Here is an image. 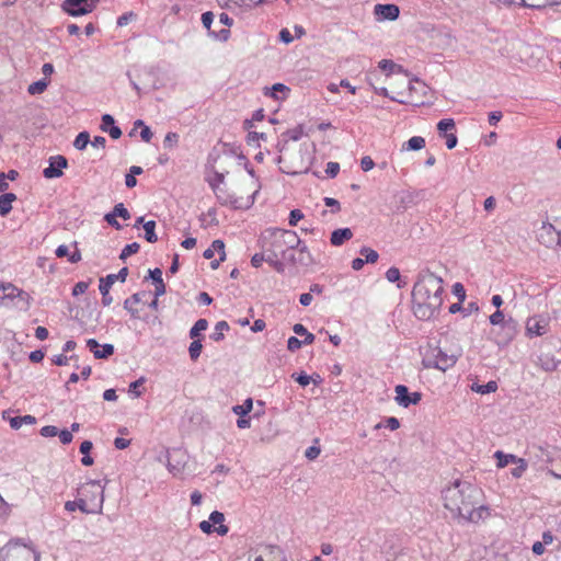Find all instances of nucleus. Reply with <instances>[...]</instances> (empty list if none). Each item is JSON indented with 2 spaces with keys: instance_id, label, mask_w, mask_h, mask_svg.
<instances>
[{
  "instance_id": "nucleus-1",
  "label": "nucleus",
  "mask_w": 561,
  "mask_h": 561,
  "mask_svg": "<svg viewBox=\"0 0 561 561\" xmlns=\"http://www.w3.org/2000/svg\"><path fill=\"white\" fill-rule=\"evenodd\" d=\"M482 490L474 484L455 480L442 490L444 507L454 518L468 523L485 520L491 515L489 506L481 503Z\"/></svg>"
},
{
  "instance_id": "nucleus-2",
  "label": "nucleus",
  "mask_w": 561,
  "mask_h": 561,
  "mask_svg": "<svg viewBox=\"0 0 561 561\" xmlns=\"http://www.w3.org/2000/svg\"><path fill=\"white\" fill-rule=\"evenodd\" d=\"M443 279L430 271H422L412 289V309L420 320L434 318L443 305Z\"/></svg>"
},
{
  "instance_id": "nucleus-3",
  "label": "nucleus",
  "mask_w": 561,
  "mask_h": 561,
  "mask_svg": "<svg viewBox=\"0 0 561 561\" xmlns=\"http://www.w3.org/2000/svg\"><path fill=\"white\" fill-rule=\"evenodd\" d=\"M261 250L267 252V256L288 257L294 254L301 240L295 231L268 228L265 229L259 239Z\"/></svg>"
},
{
  "instance_id": "nucleus-4",
  "label": "nucleus",
  "mask_w": 561,
  "mask_h": 561,
  "mask_svg": "<svg viewBox=\"0 0 561 561\" xmlns=\"http://www.w3.org/2000/svg\"><path fill=\"white\" fill-rule=\"evenodd\" d=\"M87 493H93L95 497L93 503H89L88 499L80 497L77 501H67L65 503V510L68 512L80 510L85 514L101 513L104 502L103 486L98 481H90L82 485L79 490L80 495H87Z\"/></svg>"
},
{
  "instance_id": "nucleus-5",
  "label": "nucleus",
  "mask_w": 561,
  "mask_h": 561,
  "mask_svg": "<svg viewBox=\"0 0 561 561\" xmlns=\"http://www.w3.org/2000/svg\"><path fill=\"white\" fill-rule=\"evenodd\" d=\"M0 561H41V554L27 546L9 543L1 550Z\"/></svg>"
},
{
  "instance_id": "nucleus-6",
  "label": "nucleus",
  "mask_w": 561,
  "mask_h": 561,
  "mask_svg": "<svg viewBox=\"0 0 561 561\" xmlns=\"http://www.w3.org/2000/svg\"><path fill=\"white\" fill-rule=\"evenodd\" d=\"M457 362V356L454 354H447L446 352H443L442 350H435L433 351L432 356H426L423 359V364L426 368H436L442 371H446L447 369L451 368Z\"/></svg>"
},
{
  "instance_id": "nucleus-7",
  "label": "nucleus",
  "mask_w": 561,
  "mask_h": 561,
  "mask_svg": "<svg viewBox=\"0 0 561 561\" xmlns=\"http://www.w3.org/2000/svg\"><path fill=\"white\" fill-rule=\"evenodd\" d=\"M284 560L282 551L275 546H259L248 553V561H278Z\"/></svg>"
},
{
  "instance_id": "nucleus-8",
  "label": "nucleus",
  "mask_w": 561,
  "mask_h": 561,
  "mask_svg": "<svg viewBox=\"0 0 561 561\" xmlns=\"http://www.w3.org/2000/svg\"><path fill=\"white\" fill-rule=\"evenodd\" d=\"M210 186L213 187L219 203L221 205L226 206H232L233 208H242V207H250L254 203L255 195L259 193L260 185L256 186L255 191L253 192L251 197H248L245 202L242 201V198L233 197L229 194H222L220 190H218V186L215 182H210Z\"/></svg>"
},
{
  "instance_id": "nucleus-9",
  "label": "nucleus",
  "mask_w": 561,
  "mask_h": 561,
  "mask_svg": "<svg viewBox=\"0 0 561 561\" xmlns=\"http://www.w3.org/2000/svg\"><path fill=\"white\" fill-rule=\"evenodd\" d=\"M99 0H65L61 8L71 16L85 15L93 11Z\"/></svg>"
},
{
  "instance_id": "nucleus-10",
  "label": "nucleus",
  "mask_w": 561,
  "mask_h": 561,
  "mask_svg": "<svg viewBox=\"0 0 561 561\" xmlns=\"http://www.w3.org/2000/svg\"><path fill=\"white\" fill-rule=\"evenodd\" d=\"M538 240L540 243L548 248L559 245L561 247V229H557L551 224H542L538 230Z\"/></svg>"
},
{
  "instance_id": "nucleus-11",
  "label": "nucleus",
  "mask_w": 561,
  "mask_h": 561,
  "mask_svg": "<svg viewBox=\"0 0 561 561\" xmlns=\"http://www.w3.org/2000/svg\"><path fill=\"white\" fill-rule=\"evenodd\" d=\"M396 402L403 408H409L410 405H416L420 403L422 399L421 392H409V389L404 385H398L394 388Z\"/></svg>"
},
{
  "instance_id": "nucleus-12",
  "label": "nucleus",
  "mask_w": 561,
  "mask_h": 561,
  "mask_svg": "<svg viewBox=\"0 0 561 561\" xmlns=\"http://www.w3.org/2000/svg\"><path fill=\"white\" fill-rule=\"evenodd\" d=\"M549 318L543 316H534L526 321V334L529 337L541 336L548 332Z\"/></svg>"
},
{
  "instance_id": "nucleus-13",
  "label": "nucleus",
  "mask_w": 561,
  "mask_h": 561,
  "mask_svg": "<svg viewBox=\"0 0 561 561\" xmlns=\"http://www.w3.org/2000/svg\"><path fill=\"white\" fill-rule=\"evenodd\" d=\"M516 333H517V324L511 318V319L506 320L505 323H502V327H499V330L495 332L496 342L499 344H507L515 337Z\"/></svg>"
},
{
  "instance_id": "nucleus-14",
  "label": "nucleus",
  "mask_w": 561,
  "mask_h": 561,
  "mask_svg": "<svg viewBox=\"0 0 561 561\" xmlns=\"http://www.w3.org/2000/svg\"><path fill=\"white\" fill-rule=\"evenodd\" d=\"M68 161L64 156H55L49 159V167L44 169L46 179H56L62 175V169L67 168Z\"/></svg>"
},
{
  "instance_id": "nucleus-15",
  "label": "nucleus",
  "mask_w": 561,
  "mask_h": 561,
  "mask_svg": "<svg viewBox=\"0 0 561 561\" xmlns=\"http://www.w3.org/2000/svg\"><path fill=\"white\" fill-rule=\"evenodd\" d=\"M374 14L378 20L394 21L400 14L399 7L396 4H376L374 8Z\"/></svg>"
},
{
  "instance_id": "nucleus-16",
  "label": "nucleus",
  "mask_w": 561,
  "mask_h": 561,
  "mask_svg": "<svg viewBox=\"0 0 561 561\" xmlns=\"http://www.w3.org/2000/svg\"><path fill=\"white\" fill-rule=\"evenodd\" d=\"M87 346L89 351L93 353L95 358H107L114 353V346L112 344L100 345L94 339H89L87 341Z\"/></svg>"
},
{
  "instance_id": "nucleus-17",
  "label": "nucleus",
  "mask_w": 561,
  "mask_h": 561,
  "mask_svg": "<svg viewBox=\"0 0 561 561\" xmlns=\"http://www.w3.org/2000/svg\"><path fill=\"white\" fill-rule=\"evenodd\" d=\"M14 298H20V299L26 301L27 304L31 299L30 295L26 291H24L23 289L18 288L12 283H4L2 296H1V304L5 299L12 300Z\"/></svg>"
},
{
  "instance_id": "nucleus-18",
  "label": "nucleus",
  "mask_w": 561,
  "mask_h": 561,
  "mask_svg": "<svg viewBox=\"0 0 561 561\" xmlns=\"http://www.w3.org/2000/svg\"><path fill=\"white\" fill-rule=\"evenodd\" d=\"M215 252L219 253V260H215L210 263L213 270H216L226 257L225 243L221 240L213 241L211 247L205 250L204 257L211 259Z\"/></svg>"
},
{
  "instance_id": "nucleus-19",
  "label": "nucleus",
  "mask_w": 561,
  "mask_h": 561,
  "mask_svg": "<svg viewBox=\"0 0 561 561\" xmlns=\"http://www.w3.org/2000/svg\"><path fill=\"white\" fill-rule=\"evenodd\" d=\"M114 284L113 276H105L100 278L99 289L102 295V305L107 307L112 304L113 298L110 295V289Z\"/></svg>"
},
{
  "instance_id": "nucleus-20",
  "label": "nucleus",
  "mask_w": 561,
  "mask_h": 561,
  "mask_svg": "<svg viewBox=\"0 0 561 561\" xmlns=\"http://www.w3.org/2000/svg\"><path fill=\"white\" fill-rule=\"evenodd\" d=\"M209 522H211L213 527L215 528V531L219 536H225L228 534L229 528L224 524L225 522V515L221 512L214 511L209 515Z\"/></svg>"
},
{
  "instance_id": "nucleus-21",
  "label": "nucleus",
  "mask_w": 561,
  "mask_h": 561,
  "mask_svg": "<svg viewBox=\"0 0 561 561\" xmlns=\"http://www.w3.org/2000/svg\"><path fill=\"white\" fill-rule=\"evenodd\" d=\"M515 4H520L531 9H543L561 3V0H512Z\"/></svg>"
},
{
  "instance_id": "nucleus-22",
  "label": "nucleus",
  "mask_w": 561,
  "mask_h": 561,
  "mask_svg": "<svg viewBox=\"0 0 561 561\" xmlns=\"http://www.w3.org/2000/svg\"><path fill=\"white\" fill-rule=\"evenodd\" d=\"M353 232L350 228L336 229L331 233V244L334 247L342 245L345 241L351 240Z\"/></svg>"
},
{
  "instance_id": "nucleus-23",
  "label": "nucleus",
  "mask_w": 561,
  "mask_h": 561,
  "mask_svg": "<svg viewBox=\"0 0 561 561\" xmlns=\"http://www.w3.org/2000/svg\"><path fill=\"white\" fill-rule=\"evenodd\" d=\"M289 262L293 264H296L297 261L295 259L294 254H289L288 257H273L267 256V263L277 272V273H284L285 271V263Z\"/></svg>"
},
{
  "instance_id": "nucleus-24",
  "label": "nucleus",
  "mask_w": 561,
  "mask_h": 561,
  "mask_svg": "<svg viewBox=\"0 0 561 561\" xmlns=\"http://www.w3.org/2000/svg\"><path fill=\"white\" fill-rule=\"evenodd\" d=\"M141 301L140 294L136 293L124 301V308L130 313L134 319L139 318V310L135 308Z\"/></svg>"
},
{
  "instance_id": "nucleus-25",
  "label": "nucleus",
  "mask_w": 561,
  "mask_h": 561,
  "mask_svg": "<svg viewBox=\"0 0 561 561\" xmlns=\"http://www.w3.org/2000/svg\"><path fill=\"white\" fill-rule=\"evenodd\" d=\"M16 199L13 193H5L0 195V215L5 216L12 209V203Z\"/></svg>"
},
{
  "instance_id": "nucleus-26",
  "label": "nucleus",
  "mask_w": 561,
  "mask_h": 561,
  "mask_svg": "<svg viewBox=\"0 0 561 561\" xmlns=\"http://www.w3.org/2000/svg\"><path fill=\"white\" fill-rule=\"evenodd\" d=\"M494 457L496 459L497 468H504L508 463H515L518 460V457L512 454H504L501 450L495 451Z\"/></svg>"
},
{
  "instance_id": "nucleus-27",
  "label": "nucleus",
  "mask_w": 561,
  "mask_h": 561,
  "mask_svg": "<svg viewBox=\"0 0 561 561\" xmlns=\"http://www.w3.org/2000/svg\"><path fill=\"white\" fill-rule=\"evenodd\" d=\"M36 422V419L32 415L14 416L10 419V425L13 430H19L22 425H32Z\"/></svg>"
},
{
  "instance_id": "nucleus-28",
  "label": "nucleus",
  "mask_w": 561,
  "mask_h": 561,
  "mask_svg": "<svg viewBox=\"0 0 561 561\" xmlns=\"http://www.w3.org/2000/svg\"><path fill=\"white\" fill-rule=\"evenodd\" d=\"M496 389H497V383L495 381H489L485 385L473 383L471 386L472 391H474L477 393H481V394L495 392Z\"/></svg>"
},
{
  "instance_id": "nucleus-29",
  "label": "nucleus",
  "mask_w": 561,
  "mask_h": 561,
  "mask_svg": "<svg viewBox=\"0 0 561 561\" xmlns=\"http://www.w3.org/2000/svg\"><path fill=\"white\" fill-rule=\"evenodd\" d=\"M144 229H145V239L150 243L157 242L158 237L154 232L156 221H153V220L146 221L144 224Z\"/></svg>"
},
{
  "instance_id": "nucleus-30",
  "label": "nucleus",
  "mask_w": 561,
  "mask_h": 561,
  "mask_svg": "<svg viewBox=\"0 0 561 561\" xmlns=\"http://www.w3.org/2000/svg\"><path fill=\"white\" fill-rule=\"evenodd\" d=\"M252 408L253 401L251 398H248L242 404L232 407V412L237 415L244 416L251 412Z\"/></svg>"
},
{
  "instance_id": "nucleus-31",
  "label": "nucleus",
  "mask_w": 561,
  "mask_h": 561,
  "mask_svg": "<svg viewBox=\"0 0 561 561\" xmlns=\"http://www.w3.org/2000/svg\"><path fill=\"white\" fill-rule=\"evenodd\" d=\"M425 147V139L421 136L411 137L405 144L404 148L408 150H421Z\"/></svg>"
},
{
  "instance_id": "nucleus-32",
  "label": "nucleus",
  "mask_w": 561,
  "mask_h": 561,
  "mask_svg": "<svg viewBox=\"0 0 561 561\" xmlns=\"http://www.w3.org/2000/svg\"><path fill=\"white\" fill-rule=\"evenodd\" d=\"M207 328L208 321L206 319H198L190 330V337L193 340L198 337L201 332L205 331Z\"/></svg>"
},
{
  "instance_id": "nucleus-33",
  "label": "nucleus",
  "mask_w": 561,
  "mask_h": 561,
  "mask_svg": "<svg viewBox=\"0 0 561 561\" xmlns=\"http://www.w3.org/2000/svg\"><path fill=\"white\" fill-rule=\"evenodd\" d=\"M229 330V324L226 321H219L215 325V331L210 335V337L218 342L224 339V332Z\"/></svg>"
},
{
  "instance_id": "nucleus-34",
  "label": "nucleus",
  "mask_w": 561,
  "mask_h": 561,
  "mask_svg": "<svg viewBox=\"0 0 561 561\" xmlns=\"http://www.w3.org/2000/svg\"><path fill=\"white\" fill-rule=\"evenodd\" d=\"M386 278L388 282L390 283H396V282H400V271L399 268L392 266L390 267L387 272H386ZM407 283L403 282V283H398V288H403L405 287Z\"/></svg>"
},
{
  "instance_id": "nucleus-35",
  "label": "nucleus",
  "mask_w": 561,
  "mask_h": 561,
  "mask_svg": "<svg viewBox=\"0 0 561 561\" xmlns=\"http://www.w3.org/2000/svg\"><path fill=\"white\" fill-rule=\"evenodd\" d=\"M298 249H299V253H300V256L298 259V263L304 265V266H308V265L312 264L313 260H312L311 253L308 250V248L306 245H301L300 244L298 247Z\"/></svg>"
},
{
  "instance_id": "nucleus-36",
  "label": "nucleus",
  "mask_w": 561,
  "mask_h": 561,
  "mask_svg": "<svg viewBox=\"0 0 561 561\" xmlns=\"http://www.w3.org/2000/svg\"><path fill=\"white\" fill-rule=\"evenodd\" d=\"M90 142V135L88 131H81L75 139L73 146L78 150H83Z\"/></svg>"
},
{
  "instance_id": "nucleus-37",
  "label": "nucleus",
  "mask_w": 561,
  "mask_h": 561,
  "mask_svg": "<svg viewBox=\"0 0 561 561\" xmlns=\"http://www.w3.org/2000/svg\"><path fill=\"white\" fill-rule=\"evenodd\" d=\"M47 85H48L47 81L38 80L28 85L27 92L32 95L41 94L47 89Z\"/></svg>"
},
{
  "instance_id": "nucleus-38",
  "label": "nucleus",
  "mask_w": 561,
  "mask_h": 561,
  "mask_svg": "<svg viewBox=\"0 0 561 561\" xmlns=\"http://www.w3.org/2000/svg\"><path fill=\"white\" fill-rule=\"evenodd\" d=\"M203 345L199 340H193L188 347V354L192 360H196L202 353Z\"/></svg>"
},
{
  "instance_id": "nucleus-39",
  "label": "nucleus",
  "mask_w": 561,
  "mask_h": 561,
  "mask_svg": "<svg viewBox=\"0 0 561 561\" xmlns=\"http://www.w3.org/2000/svg\"><path fill=\"white\" fill-rule=\"evenodd\" d=\"M359 253L365 257V263H376L379 257L375 250L366 247L362 248Z\"/></svg>"
},
{
  "instance_id": "nucleus-40",
  "label": "nucleus",
  "mask_w": 561,
  "mask_h": 561,
  "mask_svg": "<svg viewBox=\"0 0 561 561\" xmlns=\"http://www.w3.org/2000/svg\"><path fill=\"white\" fill-rule=\"evenodd\" d=\"M140 245L137 242L129 243L124 247L121 252L119 259L126 260L129 255L135 254L139 251Z\"/></svg>"
},
{
  "instance_id": "nucleus-41",
  "label": "nucleus",
  "mask_w": 561,
  "mask_h": 561,
  "mask_svg": "<svg viewBox=\"0 0 561 561\" xmlns=\"http://www.w3.org/2000/svg\"><path fill=\"white\" fill-rule=\"evenodd\" d=\"M113 214L116 216V217H121L125 220L129 219L130 218V213L128 211V209L124 206L123 203H118L114 206L113 208Z\"/></svg>"
},
{
  "instance_id": "nucleus-42",
  "label": "nucleus",
  "mask_w": 561,
  "mask_h": 561,
  "mask_svg": "<svg viewBox=\"0 0 561 561\" xmlns=\"http://www.w3.org/2000/svg\"><path fill=\"white\" fill-rule=\"evenodd\" d=\"M455 128V122L453 118H444L438 122L437 129L439 133L447 134V130H451Z\"/></svg>"
},
{
  "instance_id": "nucleus-43",
  "label": "nucleus",
  "mask_w": 561,
  "mask_h": 561,
  "mask_svg": "<svg viewBox=\"0 0 561 561\" xmlns=\"http://www.w3.org/2000/svg\"><path fill=\"white\" fill-rule=\"evenodd\" d=\"M179 142V135L176 133H168L164 137V140H163V146L164 148H173L178 145Z\"/></svg>"
},
{
  "instance_id": "nucleus-44",
  "label": "nucleus",
  "mask_w": 561,
  "mask_h": 561,
  "mask_svg": "<svg viewBox=\"0 0 561 561\" xmlns=\"http://www.w3.org/2000/svg\"><path fill=\"white\" fill-rule=\"evenodd\" d=\"M515 463H517V467L512 469V476L515 478H520L527 469V462L523 458H518Z\"/></svg>"
},
{
  "instance_id": "nucleus-45",
  "label": "nucleus",
  "mask_w": 561,
  "mask_h": 561,
  "mask_svg": "<svg viewBox=\"0 0 561 561\" xmlns=\"http://www.w3.org/2000/svg\"><path fill=\"white\" fill-rule=\"evenodd\" d=\"M489 320L494 327H502V323H505L506 321L504 320V313L499 309L490 316Z\"/></svg>"
},
{
  "instance_id": "nucleus-46",
  "label": "nucleus",
  "mask_w": 561,
  "mask_h": 561,
  "mask_svg": "<svg viewBox=\"0 0 561 561\" xmlns=\"http://www.w3.org/2000/svg\"><path fill=\"white\" fill-rule=\"evenodd\" d=\"M263 262L267 263V252H264L263 250L260 253H255L251 259L252 266L256 268L260 267Z\"/></svg>"
},
{
  "instance_id": "nucleus-47",
  "label": "nucleus",
  "mask_w": 561,
  "mask_h": 561,
  "mask_svg": "<svg viewBox=\"0 0 561 561\" xmlns=\"http://www.w3.org/2000/svg\"><path fill=\"white\" fill-rule=\"evenodd\" d=\"M309 169V164H301L299 168H291V167H286V168H282V171L287 173V174H300V173H306Z\"/></svg>"
},
{
  "instance_id": "nucleus-48",
  "label": "nucleus",
  "mask_w": 561,
  "mask_h": 561,
  "mask_svg": "<svg viewBox=\"0 0 561 561\" xmlns=\"http://www.w3.org/2000/svg\"><path fill=\"white\" fill-rule=\"evenodd\" d=\"M90 286V282H79L77 283L73 288H72V295L73 296H79V295H82L87 291V289L89 288Z\"/></svg>"
},
{
  "instance_id": "nucleus-49",
  "label": "nucleus",
  "mask_w": 561,
  "mask_h": 561,
  "mask_svg": "<svg viewBox=\"0 0 561 561\" xmlns=\"http://www.w3.org/2000/svg\"><path fill=\"white\" fill-rule=\"evenodd\" d=\"M340 171V164L337 162H328L325 173L329 178H335Z\"/></svg>"
},
{
  "instance_id": "nucleus-50",
  "label": "nucleus",
  "mask_w": 561,
  "mask_h": 561,
  "mask_svg": "<svg viewBox=\"0 0 561 561\" xmlns=\"http://www.w3.org/2000/svg\"><path fill=\"white\" fill-rule=\"evenodd\" d=\"M58 428L54 425H46L42 427L41 435L44 437H54L58 435Z\"/></svg>"
},
{
  "instance_id": "nucleus-51",
  "label": "nucleus",
  "mask_w": 561,
  "mask_h": 561,
  "mask_svg": "<svg viewBox=\"0 0 561 561\" xmlns=\"http://www.w3.org/2000/svg\"><path fill=\"white\" fill-rule=\"evenodd\" d=\"M304 218V214L301 213L300 209H293L289 214V225L290 226H296L298 224L299 220H301Z\"/></svg>"
},
{
  "instance_id": "nucleus-52",
  "label": "nucleus",
  "mask_w": 561,
  "mask_h": 561,
  "mask_svg": "<svg viewBox=\"0 0 561 561\" xmlns=\"http://www.w3.org/2000/svg\"><path fill=\"white\" fill-rule=\"evenodd\" d=\"M117 217L113 214V211L106 214L104 216V220L110 225L112 226L113 228H115L116 230H121L122 229V225L117 221L116 219Z\"/></svg>"
},
{
  "instance_id": "nucleus-53",
  "label": "nucleus",
  "mask_w": 561,
  "mask_h": 561,
  "mask_svg": "<svg viewBox=\"0 0 561 561\" xmlns=\"http://www.w3.org/2000/svg\"><path fill=\"white\" fill-rule=\"evenodd\" d=\"M321 453V449L320 447L313 445V446H310L306 449L305 451V456L306 458H308L309 460H314Z\"/></svg>"
},
{
  "instance_id": "nucleus-54",
  "label": "nucleus",
  "mask_w": 561,
  "mask_h": 561,
  "mask_svg": "<svg viewBox=\"0 0 561 561\" xmlns=\"http://www.w3.org/2000/svg\"><path fill=\"white\" fill-rule=\"evenodd\" d=\"M374 167H375V162L369 156H365L360 159V168L363 171L368 172Z\"/></svg>"
},
{
  "instance_id": "nucleus-55",
  "label": "nucleus",
  "mask_w": 561,
  "mask_h": 561,
  "mask_svg": "<svg viewBox=\"0 0 561 561\" xmlns=\"http://www.w3.org/2000/svg\"><path fill=\"white\" fill-rule=\"evenodd\" d=\"M453 293H454L455 296H457V298L460 301L465 300V298H466V290H465V287L462 286V284L456 283L453 286Z\"/></svg>"
},
{
  "instance_id": "nucleus-56",
  "label": "nucleus",
  "mask_w": 561,
  "mask_h": 561,
  "mask_svg": "<svg viewBox=\"0 0 561 561\" xmlns=\"http://www.w3.org/2000/svg\"><path fill=\"white\" fill-rule=\"evenodd\" d=\"M302 345V342L300 340H298L296 336H290L287 341V348L290 351V352H295L297 350H299Z\"/></svg>"
},
{
  "instance_id": "nucleus-57",
  "label": "nucleus",
  "mask_w": 561,
  "mask_h": 561,
  "mask_svg": "<svg viewBox=\"0 0 561 561\" xmlns=\"http://www.w3.org/2000/svg\"><path fill=\"white\" fill-rule=\"evenodd\" d=\"M58 436L64 445L70 444L73 438L72 433L68 430L58 431Z\"/></svg>"
},
{
  "instance_id": "nucleus-58",
  "label": "nucleus",
  "mask_w": 561,
  "mask_h": 561,
  "mask_svg": "<svg viewBox=\"0 0 561 561\" xmlns=\"http://www.w3.org/2000/svg\"><path fill=\"white\" fill-rule=\"evenodd\" d=\"M379 68L386 72H391L397 68V65L392 60L382 59L379 61Z\"/></svg>"
},
{
  "instance_id": "nucleus-59",
  "label": "nucleus",
  "mask_w": 561,
  "mask_h": 561,
  "mask_svg": "<svg viewBox=\"0 0 561 561\" xmlns=\"http://www.w3.org/2000/svg\"><path fill=\"white\" fill-rule=\"evenodd\" d=\"M291 378H294L302 387L308 386L311 381V377L306 374H299V375L294 374L291 376Z\"/></svg>"
},
{
  "instance_id": "nucleus-60",
  "label": "nucleus",
  "mask_w": 561,
  "mask_h": 561,
  "mask_svg": "<svg viewBox=\"0 0 561 561\" xmlns=\"http://www.w3.org/2000/svg\"><path fill=\"white\" fill-rule=\"evenodd\" d=\"M113 124H114V118H113V116H112V115H110V114H104V115L102 116V125H101V129H102L103 131H105V133H106V131L108 130V128H110Z\"/></svg>"
},
{
  "instance_id": "nucleus-61",
  "label": "nucleus",
  "mask_w": 561,
  "mask_h": 561,
  "mask_svg": "<svg viewBox=\"0 0 561 561\" xmlns=\"http://www.w3.org/2000/svg\"><path fill=\"white\" fill-rule=\"evenodd\" d=\"M385 426L391 431H396L400 427V422L397 417L390 416L385 420Z\"/></svg>"
},
{
  "instance_id": "nucleus-62",
  "label": "nucleus",
  "mask_w": 561,
  "mask_h": 561,
  "mask_svg": "<svg viewBox=\"0 0 561 561\" xmlns=\"http://www.w3.org/2000/svg\"><path fill=\"white\" fill-rule=\"evenodd\" d=\"M144 381H145V378L141 377L138 380L131 382L129 385V392L134 393L135 397H139L141 393H140V391H138V388L144 383Z\"/></svg>"
},
{
  "instance_id": "nucleus-63",
  "label": "nucleus",
  "mask_w": 561,
  "mask_h": 561,
  "mask_svg": "<svg viewBox=\"0 0 561 561\" xmlns=\"http://www.w3.org/2000/svg\"><path fill=\"white\" fill-rule=\"evenodd\" d=\"M213 21H214V14L211 12L208 11V12H205L202 14V23H203L204 27L209 30Z\"/></svg>"
},
{
  "instance_id": "nucleus-64",
  "label": "nucleus",
  "mask_w": 561,
  "mask_h": 561,
  "mask_svg": "<svg viewBox=\"0 0 561 561\" xmlns=\"http://www.w3.org/2000/svg\"><path fill=\"white\" fill-rule=\"evenodd\" d=\"M70 358L71 357H68L64 354H59V355L54 356L53 363L57 366H65V365H68Z\"/></svg>"
}]
</instances>
